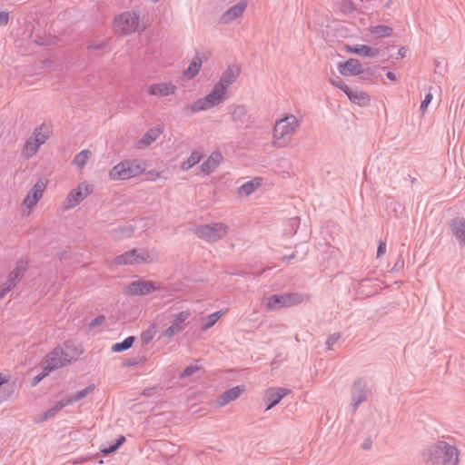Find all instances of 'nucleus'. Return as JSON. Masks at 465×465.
Returning a JSON list of instances; mask_svg holds the SVG:
<instances>
[{"label": "nucleus", "mask_w": 465, "mask_h": 465, "mask_svg": "<svg viewBox=\"0 0 465 465\" xmlns=\"http://www.w3.org/2000/svg\"><path fill=\"white\" fill-rule=\"evenodd\" d=\"M240 70L235 66H229L221 75L220 80L213 85L211 92L204 97L199 98L184 106L183 110L189 114L201 111H207L219 105L224 101L228 88L237 80Z\"/></svg>", "instance_id": "f257e3e1"}, {"label": "nucleus", "mask_w": 465, "mask_h": 465, "mask_svg": "<svg viewBox=\"0 0 465 465\" xmlns=\"http://www.w3.org/2000/svg\"><path fill=\"white\" fill-rule=\"evenodd\" d=\"M300 126V120L292 114L277 120L272 130V146L277 149L287 147L292 142Z\"/></svg>", "instance_id": "f03ea898"}, {"label": "nucleus", "mask_w": 465, "mask_h": 465, "mask_svg": "<svg viewBox=\"0 0 465 465\" xmlns=\"http://www.w3.org/2000/svg\"><path fill=\"white\" fill-rule=\"evenodd\" d=\"M459 450L445 441L430 446L425 453L427 465H458Z\"/></svg>", "instance_id": "7ed1b4c3"}, {"label": "nucleus", "mask_w": 465, "mask_h": 465, "mask_svg": "<svg viewBox=\"0 0 465 465\" xmlns=\"http://www.w3.org/2000/svg\"><path fill=\"white\" fill-rule=\"evenodd\" d=\"M51 131L49 126L41 124L35 128L33 134L25 141L21 155L25 159H30L35 156L42 144L50 137Z\"/></svg>", "instance_id": "20e7f679"}, {"label": "nucleus", "mask_w": 465, "mask_h": 465, "mask_svg": "<svg viewBox=\"0 0 465 465\" xmlns=\"http://www.w3.org/2000/svg\"><path fill=\"white\" fill-rule=\"evenodd\" d=\"M114 27L126 35L145 30V25L140 20L139 12L134 10L124 12L116 16Z\"/></svg>", "instance_id": "39448f33"}, {"label": "nucleus", "mask_w": 465, "mask_h": 465, "mask_svg": "<svg viewBox=\"0 0 465 465\" xmlns=\"http://www.w3.org/2000/svg\"><path fill=\"white\" fill-rule=\"evenodd\" d=\"M145 170V165L139 160H126L114 165L109 172L112 180H128L138 176Z\"/></svg>", "instance_id": "423d86ee"}, {"label": "nucleus", "mask_w": 465, "mask_h": 465, "mask_svg": "<svg viewBox=\"0 0 465 465\" xmlns=\"http://www.w3.org/2000/svg\"><path fill=\"white\" fill-rule=\"evenodd\" d=\"M308 296L300 292H287L271 295L266 299V307L270 311L290 308L302 303Z\"/></svg>", "instance_id": "0eeeda50"}, {"label": "nucleus", "mask_w": 465, "mask_h": 465, "mask_svg": "<svg viewBox=\"0 0 465 465\" xmlns=\"http://www.w3.org/2000/svg\"><path fill=\"white\" fill-rule=\"evenodd\" d=\"M228 232V226L223 223H213L203 224L195 229L197 236L210 242H214L222 239Z\"/></svg>", "instance_id": "6e6552de"}, {"label": "nucleus", "mask_w": 465, "mask_h": 465, "mask_svg": "<svg viewBox=\"0 0 465 465\" xmlns=\"http://www.w3.org/2000/svg\"><path fill=\"white\" fill-rule=\"evenodd\" d=\"M153 261L149 252L145 249H133L123 254L117 255L114 259L116 265H134L148 263Z\"/></svg>", "instance_id": "1a4fd4ad"}, {"label": "nucleus", "mask_w": 465, "mask_h": 465, "mask_svg": "<svg viewBox=\"0 0 465 465\" xmlns=\"http://www.w3.org/2000/svg\"><path fill=\"white\" fill-rule=\"evenodd\" d=\"M93 189L86 183H80L75 189L72 190L65 201L64 208L66 210L72 209L83 202L91 193Z\"/></svg>", "instance_id": "9d476101"}, {"label": "nucleus", "mask_w": 465, "mask_h": 465, "mask_svg": "<svg viewBox=\"0 0 465 465\" xmlns=\"http://www.w3.org/2000/svg\"><path fill=\"white\" fill-rule=\"evenodd\" d=\"M368 392L366 381L358 379L353 381L351 391V405L353 411H356L362 402L367 401Z\"/></svg>", "instance_id": "9b49d317"}, {"label": "nucleus", "mask_w": 465, "mask_h": 465, "mask_svg": "<svg viewBox=\"0 0 465 465\" xmlns=\"http://www.w3.org/2000/svg\"><path fill=\"white\" fill-rule=\"evenodd\" d=\"M157 286L151 281L137 280L130 282L125 288L127 295H146L155 291Z\"/></svg>", "instance_id": "f8f14e48"}, {"label": "nucleus", "mask_w": 465, "mask_h": 465, "mask_svg": "<svg viewBox=\"0 0 465 465\" xmlns=\"http://www.w3.org/2000/svg\"><path fill=\"white\" fill-rule=\"evenodd\" d=\"M67 361H69L68 355L58 346L46 355L45 370L52 371L61 368Z\"/></svg>", "instance_id": "ddd939ff"}, {"label": "nucleus", "mask_w": 465, "mask_h": 465, "mask_svg": "<svg viewBox=\"0 0 465 465\" xmlns=\"http://www.w3.org/2000/svg\"><path fill=\"white\" fill-rule=\"evenodd\" d=\"M248 3L245 0L239 1L230 8H228L219 18V22L223 25H229L241 17L247 9Z\"/></svg>", "instance_id": "4468645a"}, {"label": "nucleus", "mask_w": 465, "mask_h": 465, "mask_svg": "<svg viewBox=\"0 0 465 465\" xmlns=\"http://www.w3.org/2000/svg\"><path fill=\"white\" fill-rule=\"evenodd\" d=\"M45 187L46 183L43 180L37 181L25 196L24 205L28 209H33L42 198Z\"/></svg>", "instance_id": "2eb2a0df"}, {"label": "nucleus", "mask_w": 465, "mask_h": 465, "mask_svg": "<svg viewBox=\"0 0 465 465\" xmlns=\"http://www.w3.org/2000/svg\"><path fill=\"white\" fill-rule=\"evenodd\" d=\"M190 315L191 313L188 311H182L173 315V323L163 331V336L172 338L176 333L182 331L183 329V323Z\"/></svg>", "instance_id": "dca6fc26"}, {"label": "nucleus", "mask_w": 465, "mask_h": 465, "mask_svg": "<svg viewBox=\"0 0 465 465\" xmlns=\"http://www.w3.org/2000/svg\"><path fill=\"white\" fill-rule=\"evenodd\" d=\"M289 392L290 391L284 388L267 389L264 395V401L267 404L266 411L277 405Z\"/></svg>", "instance_id": "f3484780"}, {"label": "nucleus", "mask_w": 465, "mask_h": 465, "mask_svg": "<svg viewBox=\"0 0 465 465\" xmlns=\"http://www.w3.org/2000/svg\"><path fill=\"white\" fill-rule=\"evenodd\" d=\"M338 72L343 76L359 75L361 73V65L357 59L350 58L337 64Z\"/></svg>", "instance_id": "a211bd4d"}, {"label": "nucleus", "mask_w": 465, "mask_h": 465, "mask_svg": "<svg viewBox=\"0 0 465 465\" xmlns=\"http://www.w3.org/2000/svg\"><path fill=\"white\" fill-rule=\"evenodd\" d=\"M163 132V128L161 125L150 128L142 136V138L136 142L135 147L138 149H143V148L150 146L153 142H155L159 138L160 134Z\"/></svg>", "instance_id": "6ab92c4d"}, {"label": "nucleus", "mask_w": 465, "mask_h": 465, "mask_svg": "<svg viewBox=\"0 0 465 465\" xmlns=\"http://www.w3.org/2000/svg\"><path fill=\"white\" fill-rule=\"evenodd\" d=\"M176 85L173 83H158L148 87V94L160 97L173 94L176 92Z\"/></svg>", "instance_id": "aec40b11"}, {"label": "nucleus", "mask_w": 465, "mask_h": 465, "mask_svg": "<svg viewBox=\"0 0 465 465\" xmlns=\"http://www.w3.org/2000/svg\"><path fill=\"white\" fill-rule=\"evenodd\" d=\"M94 389V384H90L86 388L77 391L75 394L64 397L56 404V409H63L64 407L72 404L74 402L80 401L85 398Z\"/></svg>", "instance_id": "412c9836"}, {"label": "nucleus", "mask_w": 465, "mask_h": 465, "mask_svg": "<svg viewBox=\"0 0 465 465\" xmlns=\"http://www.w3.org/2000/svg\"><path fill=\"white\" fill-rule=\"evenodd\" d=\"M344 94L351 103L357 105L365 106L370 103V97L367 93L359 90L358 88L350 87L349 90H344Z\"/></svg>", "instance_id": "4be33fe9"}, {"label": "nucleus", "mask_w": 465, "mask_h": 465, "mask_svg": "<svg viewBox=\"0 0 465 465\" xmlns=\"http://www.w3.org/2000/svg\"><path fill=\"white\" fill-rule=\"evenodd\" d=\"M242 391H243V386L232 387V388L225 391L224 392H223L217 398L216 402L219 406H224L226 404H229L230 402L237 400Z\"/></svg>", "instance_id": "5701e85b"}, {"label": "nucleus", "mask_w": 465, "mask_h": 465, "mask_svg": "<svg viewBox=\"0 0 465 465\" xmlns=\"http://www.w3.org/2000/svg\"><path fill=\"white\" fill-rule=\"evenodd\" d=\"M229 113L232 115V120L240 124H245L249 122L250 116L244 105H231L228 107Z\"/></svg>", "instance_id": "b1692460"}, {"label": "nucleus", "mask_w": 465, "mask_h": 465, "mask_svg": "<svg viewBox=\"0 0 465 465\" xmlns=\"http://www.w3.org/2000/svg\"><path fill=\"white\" fill-rule=\"evenodd\" d=\"M348 52L356 54L360 56L372 58L375 57L379 54V50L376 48H372L366 45H355L353 46L348 45L346 47Z\"/></svg>", "instance_id": "393cba45"}, {"label": "nucleus", "mask_w": 465, "mask_h": 465, "mask_svg": "<svg viewBox=\"0 0 465 465\" xmlns=\"http://www.w3.org/2000/svg\"><path fill=\"white\" fill-rule=\"evenodd\" d=\"M222 159L223 155L220 152H213L207 160L201 164L202 171L205 173H211L219 165Z\"/></svg>", "instance_id": "a878e982"}, {"label": "nucleus", "mask_w": 465, "mask_h": 465, "mask_svg": "<svg viewBox=\"0 0 465 465\" xmlns=\"http://www.w3.org/2000/svg\"><path fill=\"white\" fill-rule=\"evenodd\" d=\"M27 271V262L25 260H19L16 262L15 269L9 273L8 278L17 283L25 274Z\"/></svg>", "instance_id": "bb28decb"}, {"label": "nucleus", "mask_w": 465, "mask_h": 465, "mask_svg": "<svg viewBox=\"0 0 465 465\" xmlns=\"http://www.w3.org/2000/svg\"><path fill=\"white\" fill-rule=\"evenodd\" d=\"M451 230L459 242L465 246V220L458 219L452 221Z\"/></svg>", "instance_id": "cd10ccee"}, {"label": "nucleus", "mask_w": 465, "mask_h": 465, "mask_svg": "<svg viewBox=\"0 0 465 465\" xmlns=\"http://www.w3.org/2000/svg\"><path fill=\"white\" fill-rule=\"evenodd\" d=\"M262 178H254L241 185L238 189V192L242 195L248 196L251 193H252L257 188H259L262 185Z\"/></svg>", "instance_id": "c85d7f7f"}, {"label": "nucleus", "mask_w": 465, "mask_h": 465, "mask_svg": "<svg viewBox=\"0 0 465 465\" xmlns=\"http://www.w3.org/2000/svg\"><path fill=\"white\" fill-rule=\"evenodd\" d=\"M202 63H203L202 59L198 55H196L195 57H193V59L190 63L188 68L186 70H184L183 74L188 79L193 78L195 75L198 74V73L201 69V66H202Z\"/></svg>", "instance_id": "c756f323"}, {"label": "nucleus", "mask_w": 465, "mask_h": 465, "mask_svg": "<svg viewBox=\"0 0 465 465\" xmlns=\"http://www.w3.org/2000/svg\"><path fill=\"white\" fill-rule=\"evenodd\" d=\"M391 33L392 29L388 25H376L370 28V34L374 39L390 36Z\"/></svg>", "instance_id": "7c9ffc66"}, {"label": "nucleus", "mask_w": 465, "mask_h": 465, "mask_svg": "<svg viewBox=\"0 0 465 465\" xmlns=\"http://www.w3.org/2000/svg\"><path fill=\"white\" fill-rule=\"evenodd\" d=\"M202 159V153L198 151H193L190 156L181 164L183 171H188L196 165Z\"/></svg>", "instance_id": "2f4dec72"}, {"label": "nucleus", "mask_w": 465, "mask_h": 465, "mask_svg": "<svg viewBox=\"0 0 465 465\" xmlns=\"http://www.w3.org/2000/svg\"><path fill=\"white\" fill-rule=\"evenodd\" d=\"M90 156H91V152L89 150H87V149L82 150L80 153H78L74 156L72 163L74 166L78 167L79 169H84V167L85 166Z\"/></svg>", "instance_id": "473e14b6"}, {"label": "nucleus", "mask_w": 465, "mask_h": 465, "mask_svg": "<svg viewBox=\"0 0 465 465\" xmlns=\"http://www.w3.org/2000/svg\"><path fill=\"white\" fill-rule=\"evenodd\" d=\"M222 314H223V312L218 311V312H215L204 317L203 319L202 330L207 331L208 329L213 327L217 322V321L221 318Z\"/></svg>", "instance_id": "72a5a7b5"}, {"label": "nucleus", "mask_w": 465, "mask_h": 465, "mask_svg": "<svg viewBox=\"0 0 465 465\" xmlns=\"http://www.w3.org/2000/svg\"><path fill=\"white\" fill-rule=\"evenodd\" d=\"M134 341V337L129 336V337L125 338L123 341L114 343L112 347V351L114 352H120V351H126L133 346Z\"/></svg>", "instance_id": "f704fd0d"}, {"label": "nucleus", "mask_w": 465, "mask_h": 465, "mask_svg": "<svg viewBox=\"0 0 465 465\" xmlns=\"http://www.w3.org/2000/svg\"><path fill=\"white\" fill-rule=\"evenodd\" d=\"M157 332V328L154 324L150 325L141 334V341L143 345L149 344L153 339L155 337Z\"/></svg>", "instance_id": "c9c22d12"}, {"label": "nucleus", "mask_w": 465, "mask_h": 465, "mask_svg": "<svg viewBox=\"0 0 465 465\" xmlns=\"http://www.w3.org/2000/svg\"><path fill=\"white\" fill-rule=\"evenodd\" d=\"M125 441L124 436H120L114 443L109 444L102 449V452L105 455L114 452Z\"/></svg>", "instance_id": "e433bc0d"}, {"label": "nucleus", "mask_w": 465, "mask_h": 465, "mask_svg": "<svg viewBox=\"0 0 465 465\" xmlns=\"http://www.w3.org/2000/svg\"><path fill=\"white\" fill-rule=\"evenodd\" d=\"M16 283L7 277L6 281L0 286V300L5 298L6 294L15 287Z\"/></svg>", "instance_id": "4c0bfd02"}, {"label": "nucleus", "mask_w": 465, "mask_h": 465, "mask_svg": "<svg viewBox=\"0 0 465 465\" xmlns=\"http://www.w3.org/2000/svg\"><path fill=\"white\" fill-rule=\"evenodd\" d=\"M199 369L200 367L198 365L191 364L181 372L180 377L183 379L187 378L196 372Z\"/></svg>", "instance_id": "58836bf2"}, {"label": "nucleus", "mask_w": 465, "mask_h": 465, "mask_svg": "<svg viewBox=\"0 0 465 465\" xmlns=\"http://www.w3.org/2000/svg\"><path fill=\"white\" fill-rule=\"evenodd\" d=\"M330 83L339 88L340 90H341L343 93H344V90H349V86L347 84H345L342 80L339 77V76H336L335 78H331L330 79Z\"/></svg>", "instance_id": "ea45409f"}, {"label": "nucleus", "mask_w": 465, "mask_h": 465, "mask_svg": "<svg viewBox=\"0 0 465 465\" xmlns=\"http://www.w3.org/2000/svg\"><path fill=\"white\" fill-rule=\"evenodd\" d=\"M118 231L122 237H130L134 233V228L131 225L120 226Z\"/></svg>", "instance_id": "a19ab883"}, {"label": "nucleus", "mask_w": 465, "mask_h": 465, "mask_svg": "<svg viewBox=\"0 0 465 465\" xmlns=\"http://www.w3.org/2000/svg\"><path fill=\"white\" fill-rule=\"evenodd\" d=\"M104 321H105V317L104 315H98L97 317H95L94 319H93L90 322L89 328L94 329L96 327H99L100 325H102L104 323Z\"/></svg>", "instance_id": "79ce46f5"}, {"label": "nucleus", "mask_w": 465, "mask_h": 465, "mask_svg": "<svg viewBox=\"0 0 465 465\" xmlns=\"http://www.w3.org/2000/svg\"><path fill=\"white\" fill-rule=\"evenodd\" d=\"M340 339V334L339 333H333L331 335L329 336V338L327 339V341H326V346L329 350H331L332 347L336 344V342L338 341V340Z\"/></svg>", "instance_id": "37998d69"}, {"label": "nucleus", "mask_w": 465, "mask_h": 465, "mask_svg": "<svg viewBox=\"0 0 465 465\" xmlns=\"http://www.w3.org/2000/svg\"><path fill=\"white\" fill-rule=\"evenodd\" d=\"M433 94L430 92L425 95L424 99L420 104V111L425 112L427 110L428 105L431 102Z\"/></svg>", "instance_id": "c03bdc74"}, {"label": "nucleus", "mask_w": 465, "mask_h": 465, "mask_svg": "<svg viewBox=\"0 0 465 465\" xmlns=\"http://www.w3.org/2000/svg\"><path fill=\"white\" fill-rule=\"evenodd\" d=\"M387 206L392 208L394 213L401 212L403 210V206L399 202L393 200L388 202Z\"/></svg>", "instance_id": "a18cd8bd"}, {"label": "nucleus", "mask_w": 465, "mask_h": 465, "mask_svg": "<svg viewBox=\"0 0 465 465\" xmlns=\"http://www.w3.org/2000/svg\"><path fill=\"white\" fill-rule=\"evenodd\" d=\"M50 372V371H46L45 370V367L44 368V371L39 373L38 375H36L35 378H34V382L33 384L34 385H36L40 381H42L48 373Z\"/></svg>", "instance_id": "49530a36"}, {"label": "nucleus", "mask_w": 465, "mask_h": 465, "mask_svg": "<svg viewBox=\"0 0 465 465\" xmlns=\"http://www.w3.org/2000/svg\"><path fill=\"white\" fill-rule=\"evenodd\" d=\"M9 15L7 12L0 11V25H6L8 24Z\"/></svg>", "instance_id": "de8ad7c7"}, {"label": "nucleus", "mask_w": 465, "mask_h": 465, "mask_svg": "<svg viewBox=\"0 0 465 465\" xmlns=\"http://www.w3.org/2000/svg\"><path fill=\"white\" fill-rule=\"evenodd\" d=\"M407 48H405L404 46H401L399 50H398V54H397V56H396V59H399V58H403L406 56V54H407Z\"/></svg>", "instance_id": "09e8293b"}, {"label": "nucleus", "mask_w": 465, "mask_h": 465, "mask_svg": "<svg viewBox=\"0 0 465 465\" xmlns=\"http://www.w3.org/2000/svg\"><path fill=\"white\" fill-rule=\"evenodd\" d=\"M386 252V244L385 242H381L378 246V250H377V255L378 256H381L382 255L383 253H385Z\"/></svg>", "instance_id": "8fccbe9b"}, {"label": "nucleus", "mask_w": 465, "mask_h": 465, "mask_svg": "<svg viewBox=\"0 0 465 465\" xmlns=\"http://www.w3.org/2000/svg\"><path fill=\"white\" fill-rule=\"evenodd\" d=\"M148 175H149V180H152V181H155L156 179H158L160 177V173L157 172V171H150L148 173Z\"/></svg>", "instance_id": "3c124183"}, {"label": "nucleus", "mask_w": 465, "mask_h": 465, "mask_svg": "<svg viewBox=\"0 0 465 465\" xmlns=\"http://www.w3.org/2000/svg\"><path fill=\"white\" fill-rule=\"evenodd\" d=\"M60 409H56V405L53 408V409H50V410H47L45 412V417L47 418L53 414H54L57 411H59Z\"/></svg>", "instance_id": "603ef678"}, {"label": "nucleus", "mask_w": 465, "mask_h": 465, "mask_svg": "<svg viewBox=\"0 0 465 465\" xmlns=\"http://www.w3.org/2000/svg\"><path fill=\"white\" fill-rule=\"evenodd\" d=\"M371 448V441L370 440H366L362 444V449L370 450Z\"/></svg>", "instance_id": "864d4df0"}, {"label": "nucleus", "mask_w": 465, "mask_h": 465, "mask_svg": "<svg viewBox=\"0 0 465 465\" xmlns=\"http://www.w3.org/2000/svg\"><path fill=\"white\" fill-rule=\"evenodd\" d=\"M386 76H387V78H388L389 80H391V81H396V79H397V78H396L395 74H394V73H392V72H388V73L386 74Z\"/></svg>", "instance_id": "5fc2aeb1"}, {"label": "nucleus", "mask_w": 465, "mask_h": 465, "mask_svg": "<svg viewBox=\"0 0 465 465\" xmlns=\"http://www.w3.org/2000/svg\"><path fill=\"white\" fill-rule=\"evenodd\" d=\"M4 382V380H3V377L2 375L0 374V385Z\"/></svg>", "instance_id": "6e6d98bb"}]
</instances>
